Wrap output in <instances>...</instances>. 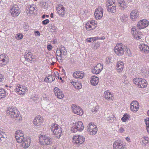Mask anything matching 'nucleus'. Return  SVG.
I'll list each match as a JSON object with an SVG mask.
<instances>
[{
  "label": "nucleus",
  "instance_id": "obj_14",
  "mask_svg": "<svg viewBox=\"0 0 149 149\" xmlns=\"http://www.w3.org/2000/svg\"><path fill=\"white\" fill-rule=\"evenodd\" d=\"M131 33L133 37L135 39L139 40H142L143 37L142 33L137 30L135 26H133L131 28Z\"/></svg>",
  "mask_w": 149,
  "mask_h": 149
},
{
  "label": "nucleus",
  "instance_id": "obj_61",
  "mask_svg": "<svg viewBox=\"0 0 149 149\" xmlns=\"http://www.w3.org/2000/svg\"><path fill=\"white\" fill-rule=\"evenodd\" d=\"M2 131L1 129H0V138H1L3 137V136L1 134Z\"/></svg>",
  "mask_w": 149,
  "mask_h": 149
},
{
  "label": "nucleus",
  "instance_id": "obj_41",
  "mask_svg": "<svg viewBox=\"0 0 149 149\" xmlns=\"http://www.w3.org/2000/svg\"><path fill=\"white\" fill-rule=\"evenodd\" d=\"M141 141L143 145H146L149 143V138L148 137L144 136L142 138Z\"/></svg>",
  "mask_w": 149,
  "mask_h": 149
},
{
  "label": "nucleus",
  "instance_id": "obj_4",
  "mask_svg": "<svg viewBox=\"0 0 149 149\" xmlns=\"http://www.w3.org/2000/svg\"><path fill=\"white\" fill-rule=\"evenodd\" d=\"M84 25L86 30L90 31L95 29L97 26V23L95 20H89L84 23Z\"/></svg>",
  "mask_w": 149,
  "mask_h": 149
},
{
  "label": "nucleus",
  "instance_id": "obj_64",
  "mask_svg": "<svg viewBox=\"0 0 149 149\" xmlns=\"http://www.w3.org/2000/svg\"><path fill=\"white\" fill-rule=\"evenodd\" d=\"M147 11L148 12H149V4H147Z\"/></svg>",
  "mask_w": 149,
  "mask_h": 149
},
{
  "label": "nucleus",
  "instance_id": "obj_42",
  "mask_svg": "<svg viewBox=\"0 0 149 149\" xmlns=\"http://www.w3.org/2000/svg\"><path fill=\"white\" fill-rule=\"evenodd\" d=\"M129 115L127 113H125L123 115L121 120L123 122H126L129 120Z\"/></svg>",
  "mask_w": 149,
  "mask_h": 149
},
{
  "label": "nucleus",
  "instance_id": "obj_11",
  "mask_svg": "<svg viewBox=\"0 0 149 149\" xmlns=\"http://www.w3.org/2000/svg\"><path fill=\"white\" fill-rule=\"evenodd\" d=\"M40 143L42 145H50L52 143V139L45 135H40L39 137Z\"/></svg>",
  "mask_w": 149,
  "mask_h": 149
},
{
  "label": "nucleus",
  "instance_id": "obj_15",
  "mask_svg": "<svg viewBox=\"0 0 149 149\" xmlns=\"http://www.w3.org/2000/svg\"><path fill=\"white\" fill-rule=\"evenodd\" d=\"M9 12L12 16L16 17L19 15L20 10L17 5H13L10 7Z\"/></svg>",
  "mask_w": 149,
  "mask_h": 149
},
{
  "label": "nucleus",
  "instance_id": "obj_26",
  "mask_svg": "<svg viewBox=\"0 0 149 149\" xmlns=\"http://www.w3.org/2000/svg\"><path fill=\"white\" fill-rule=\"evenodd\" d=\"M56 10L59 15L61 17L65 16V8L63 6L61 5H59L56 7Z\"/></svg>",
  "mask_w": 149,
  "mask_h": 149
},
{
  "label": "nucleus",
  "instance_id": "obj_45",
  "mask_svg": "<svg viewBox=\"0 0 149 149\" xmlns=\"http://www.w3.org/2000/svg\"><path fill=\"white\" fill-rule=\"evenodd\" d=\"M15 38L17 40H20L23 39V35L22 33H18L15 34Z\"/></svg>",
  "mask_w": 149,
  "mask_h": 149
},
{
  "label": "nucleus",
  "instance_id": "obj_39",
  "mask_svg": "<svg viewBox=\"0 0 149 149\" xmlns=\"http://www.w3.org/2000/svg\"><path fill=\"white\" fill-rule=\"evenodd\" d=\"M99 39L100 38L98 37L88 38L86 39V41L90 43L92 42Z\"/></svg>",
  "mask_w": 149,
  "mask_h": 149
},
{
  "label": "nucleus",
  "instance_id": "obj_25",
  "mask_svg": "<svg viewBox=\"0 0 149 149\" xmlns=\"http://www.w3.org/2000/svg\"><path fill=\"white\" fill-rule=\"evenodd\" d=\"M140 51L145 54H148L149 52V46L146 44L140 43L139 46Z\"/></svg>",
  "mask_w": 149,
  "mask_h": 149
},
{
  "label": "nucleus",
  "instance_id": "obj_10",
  "mask_svg": "<svg viewBox=\"0 0 149 149\" xmlns=\"http://www.w3.org/2000/svg\"><path fill=\"white\" fill-rule=\"evenodd\" d=\"M115 0H107L106 2L107 10L111 13L116 12V6L115 4Z\"/></svg>",
  "mask_w": 149,
  "mask_h": 149
},
{
  "label": "nucleus",
  "instance_id": "obj_23",
  "mask_svg": "<svg viewBox=\"0 0 149 149\" xmlns=\"http://www.w3.org/2000/svg\"><path fill=\"white\" fill-rule=\"evenodd\" d=\"M139 108V105L138 102L136 101L132 102L130 104V109L134 113L137 112Z\"/></svg>",
  "mask_w": 149,
  "mask_h": 149
},
{
  "label": "nucleus",
  "instance_id": "obj_58",
  "mask_svg": "<svg viewBox=\"0 0 149 149\" xmlns=\"http://www.w3.org/2000/svg\"><path fill=\"white\" fill-rule=\"evenodd\" d=\"M125 139L128 143H129L131 142V139L129 137H126L125 138Z\"/></svg>",
  "mask_w": 149,
  "mask_h": 149
},
{
  "label": "nucleus",
  "instance_id": "obj_60",
  "mask_svg": "<svg viewBox=\"0 0 149 149\" xmlns=\"http://www.w3.org/2000/svg\"><path fill=\"white\" fill-rule=\"evenodd\" d=\"M43 97L44 99H47V96L45 94H43Z\"/></svg>",
  "mask_w": 149,
  "mask_h": 149
},
{
  "label": "nucleus",
  "instance_id": "obj_13",
  "mask_svg": "<svg viewBox=\"0 0 149 149\" xmlns=\"http://www.w3.org/2000/svg\"><path fill=\"white\" fill-rule=\"evenodd\" d=\"M37 8L36 6L34 5H29L26 7V14L29 17L33 16L37 13Z\"/></svg>",
  "mask_w": 149,
  "mask_h": 149
},
{
  "label": "nucleus",
  "instance_id": "obj_57",
  "mask_svg": "<svg viewBox=\"0 0 149 149\" xmlns=\"http://www.w3.org/2000/svg\"><path fill=\"white\" fill-rule=\"evenodd\" d=\"M49 76H48L47 77L45 78V81L46 82H49V80L50 79Z\"/></svg>",
  "mask_w": 149,
  "mask_h": 149
},
{
  "label": "nucleus",
  "instance_id": "obj_6",
  "mask_svg": "<svg viewBox=\"0 0 149 149\" xmlns=\"http://www.w3.org/2000/svg\"><path fill=\"white\" fill-rule=\"evenodd\" d=\"M114 53L118 56H121L123 55L125 52V47L122 44H117L113 48Z\"/></svg>",
  "mask_w": 149,
  "mask_h": 149
},
{
  "label": "nucleus",
  "instance_id": "obj_12",
  "mask_svg": "<svg viewBox=\"0 0 149 149\" xmlns=\"http://www.w3.org/2000/svg\"><path fill=\"white\" fill-rule=\"evenodd\" d=\"M15 91L18 95L21 96H23L27 91L28 89L25 86L18 84L16 86Z\"/></svg>",
  "mask_w": 149,
  "mask_h": 149
},
{
  "label": "nucleus",
  "instance_id": "obj_22",
  "mask_svg": "<svg viewBox=\"0 0 149 149\" xmlns=\"http://www.w3.org/2000/svg\"><path fill=\"white\" fill-rule=\"evenodd\" d=\"M125 68V65L123 62L121 60L117 61L116 63L115 68L118 73H121Z\"/></svg>",
  "mask_w": 149,
  "mask_h": 149
},
{
  "label": "nucleus",
  "instance_id": "obj_3",
  "mask_svg": "<svg viewBox=\"0 0 149 149\" xmlns=\"http://www.w3.org/2000/svg\"><path fill=\"white\" fill-rule=\"evenodd\" d=\"M133 82L134 84L139 88H146L148 85V83L146 80L141 78H135L133 79Z\"/></svg>",
  "mask_w": 149,
  "mask_h": 149
},
{
  "label": "nucleus",
  "instance_id": "obj_43",
  "mask_svg": "<svg viewBox=\"0 0 149 149\" xmlns=\"http://www.w3.org/2000/svg\"><path fill=\"white\" fill-rule=\"evenodd\" d=\"M142 73L146 76H147L149 74V71L146 68L143 67L141 69Z\"/></svg>",
  "mask_w": 149,
  "mask_h": 149
},
{
  "label": "nucleus",
  "instance_id": "obj_35",
  "mask_svg": "<svg viewBox=\"0 0 149 149\" xmlns=\"http://www.w3.org/2000/svg\"><path fill=\"white\" fill-rule=\"evenodd\" d=\"M105 118L108 121L110 122H112L116 120L115 116L111 113H106L105 114Z\"/></svg>",
  "mask_w": 149,
  "mask_h": 149
},
{
  "label": "nucleus",
  "instance_id": "obj_20",
  "mask_svg": "<svg viewBox=\"0 0 149 149\" xmlns=\"http://www.w3.org/2000/svg\"><path fill=\"white\" fill-rule=\"evenodd\" d=\"M15 138L17 142L21 143L25 138L24 132L22 130L17 131L15 133Z\"/></svg>",
  "mask_w": 149,
  "mask_h": 149
},
{
  "label": "nucleus",
  "instance_id": "obj_53",
  "mask_svg": "<svg viewBox=\"0 0 149 149\" xmlns=\"http://www.w3.org/2000/svg\"><path fill=\"white\" fill-rule=\"evenodd\" d=\"M49 20L48 19H46L44 20L42 22V23L44 25H46L47 24L49 23Z\"/></svg>",
  "mask_w": 149,
  "mask_h": 149
},
{
  "label": "nucleus",
  "instance_id": "obj_24",
  "mask_svg": "<svg viewBox=\"0 0 149 149\" xmlns=\"http://www.w3.org/2000/svg\"><path fill=\"white\" fill-rule=\"evenodd\" d=\"M8 62V56L4 54L0 55V66L4 67L6 65Z\"/></svg>",
  "mask_w": 149,
  "mask_h": 149
},
{
  "label": "nucleus",
  "instance_id": "obj_52",
  "mask_svg": "<svg viewBox=\"0 0 149 149\" xmlns=\"http://www.w3.org/2000/svg\"><path fill=\"white\" fill-rule=\"evenodd\" d=\"M99 109V107L98 106H97L93 108L92 109V112H97L98 111Z\"/></svg>",
  "mask_w": 149,
  "mask_h": 149
},
{
  "label": "nucleus",
  "instance_id": "obj_27",
  "mask_svg": "<svg viewBox=\"0 0 149 149\" xmlns=\"http://www.w3.org/2000/svg\"><path fill=\"white\" fill-rule=\"evenodd\" d=\"M130 18L133 21H135L139 17V14L138 10H134L130 13Z\"/></svg>",
  "mask_w": 149,
  "mask_h": 149
},
{
  "label": "nucleus",
  "instance_id": "obj_8",
  "mask_svg": "<svg viewBox=\"0 0 149 149\" xmlns=\"http://www.w3.org/2000/svg\"><path fill=\"white\" fill-rule=\"evenodd\" d=\"M87 128L88 133L90 136L95 135L98 131V128L97 126L93 123L90 122L89 123Z\"/></svg>",
  "mask_w": 149,
  "mask_h": 149
},
{
  "label": "nucleus",
  "instance_id": "obj_47",
  "mask_svg": "<svg viewBox=\"0 0 149 149\" xmlns=\"http://www.w3.org/2000/svg\"><path fill=\"white\" fill-rule=\"evenodd\" d=\"M100 43L99 42H97L94 43L93 47L95 49H97L100 46Z\"/></svg>",
  "mask_w": 149,
  "mask_h": 149
},
{
  "label": "nucleus",
  "instance_id": "obj_16",
  "mask_svg": "<svg viewBox=\"0 0 149 149\" xmlns=\"http://www.w3.org/2000/svg\"><path fill=\"white\" fill-rule=\"evenodd\" d=\"M104 13V9L101 6H99L95 9L94 15L96 20L101 19L103 17Z\"/></svg>",
  "mask_w": 149,
  "mask_h": 149
},
{
  "label": "nucleus",
  "instance_id": "obj_17",
  "mask_svg": "<svg viewBox=\"0 0 149 149\" xmlns=\"http://www.w3.org/2000/svg\"><path fill=\"white\" fill-rule=\"evenodd\" d=\"M149 25V22L146 19H143L139 21L136 24L137 28L139 29L146 28Z\"/></svg>",
  "mask_w": 149,
  "mask_h": 149
},
{
  "label": "nucleus",
  "instance_id": "obj_34",
  "mask_svg": "<svg viewBox=\"0 0 149 149\" xmlns=\"http://www.w3.org/2000/svg\"><path fill=\"white\" fill-rule=\"evenodd\" d=\"M104 96L106 99L108 100H113L114 99L113 95L108 90L105 91L104 92Z\"/></svg>",
  "mask_w": 149,
  "mask_h": 149
},
{
  "label": "nucleus",
  "instance_id": "obj_49",
  "mask_svg": "<svg viewBox=\"0 0 149 149\" xmlns=\"http://www.w3.org/2000/svg\"><path fill=\"white\" fill-rule=\"evenodd\" d=\"M125 50L126 51V54L127 55L129 56L130 55L132 54L130 50V49L127 47H125Z\"/></svg>",
  "mask_w": 149,
  "mask_h": 149
},
{
  "label": "nucleus",
  "instance_id": "obj_28",
  "mask_svg": "<svg viewBox=\"0 0 149 149\" xmlns=\"http://www.w3.org/2000/svg\"><path fill=\"white\" fill-rule=\"evenodd\" d=\"M55 95L59 99H61L64 97V95L63 92L57 87H55L54 90Z\"/></svg>",
  "mask_w": 149,
  "mask_h": 149
},
{
  "label": "nucleus",
  "instance_id": "obj_54",
  "mask_svg": "<svg viewBox=\"0 0 149 149\" xmlns=\"http://www.w3.org/2000/svg\"><path fill=\"white\" fill-rule=\"evenodd\" d=\"M144 122L146 126H149V118H145Z\"/></svg>",
  "mask_w": 149,
  "mask_h": 149
},
{
  "label": "nucleus",
  "instance_id": "obj_19",
  "mask_svg": "<svg viewBox=\"0 0 149 149\" xmlns=\"http://www.w3.org/2000/svg\"><path fill=\"white\" fill-rule=\"evenodd\" d=\"M71 109L73 113L80 116L82 115L84 113V111L82 109L78 106L72 104Z\"/></svg>",
  "mask_w": 149,
  "mask_h": 149
},
{
  "label": "nucleus",
  "instance_id": "obj_62",
  "mask_svg": "<svg viewBox=\"0 0 149 149\" xmlns=\"http://www.w3.org/2000/svg\"><path fill=\"white\" fill-rule=\"evenodd\" d=\"M58 78L61 81L63 82V80L62 79V78L61 77H60L59 76H58Z\"/></svg>",
  "mask_w": 149,
  "mask_h": 149
},
{
  "label": "nucleus",
  "instance_id": "obj_51",
  "mask_svg": "<svg viewBox=\"0 0 149 149\" xmlns=\"http://www.w3.org/2000/svg\"><path fill=\"white\" fill-rule=\"evenodd\" d=\"M5 79L4 75L0 74V83L3 82Z\"/></svg>",
  "mask_w": 149,
  "mask_h": 149
},
{
  "label": "nucleus",
  "instance_id": "obj_29",
  "mask_svg": "<svg viewBox=\"0 0 149 149\" xmlns=\"http://www.w3.org/2000/svg\"><path fill=\"white\" fill-rule=\"evenodd\" d=\"M31 140L28 137H25L22 142L21 143V146L23 148H27L30 145Z\"/></svg>",
  "mask_w": 149,
  "mask_h": 149
},
{
  "label": "nucleus",
  "instance_id": "obj_36",
  "mask_svg": "<svg viewBox=\"0 0 149 149\" xmlns=\"http://www.w3.org/2000/svg\"><path fill=\"white\" fill-rule=\"evenodd\" d=\"M118 6L120 9L123 10L127 7V4L126 2L123 0H120L118 1Z\"/></svg>",
  "mask_w": 149,
  "mask_h": 149
},
{
  "label": "nucleus",
  "instance_id": "obj_46",
  "mask_svg": "<svg viewBox=\"0 0 149 149\" xmlns=\"http://www.w3.org/2000/svg\"><path fill=\"white\" fill-rule=\"evenodd\" d=\"M122 82L124 84H127L128 83V79L127 76L125 74L122 77Z\"/></svg>",
  "mask_w": 149,
  "mask_h": 149
},
{
  "label": "nucleus",
  "instance_id": "obj_56",
  "mask_svg": "<svg viewBox=\"0 0 149 149\" xmlns=\"http://www.w3.org/2000/svg\"><path fill=\"white\" fill-rule=\"evenodd\" d=\"M53 47L51 45H48L47 46V49L49 51L51 50L52 49Z\"/></svg>",
  "mask_w": 149,
  "mask_h": 149
},
{
  "label": "nucleus",
  "instance_id": "obj_59",
  "mask_svg": "<svg viewBox=\"0 0 149 149\" xmlns=\"http://www.w3.org/2000/svg\"><path fill=\"white\" fill-rule=\"evenodd\" d=\"M49 78H50L49 80V82H52L55 79L54 78V79H53V78H52V77H51V76H49Z\"/></svg>",
  "mask_w": 149,
  "mask_h": 149
},
{
  "label": "nucleus",
  "instance_id": "obj_21",
  "mask_svg": "<svg viewBox=\"0 0 149 149\" xmlns=\"http://www.w3.org/2000/svg\"><path fill=\"white\" fill-rule=\"evenodd\" d=\"M113 149H125L123 142L120 139L115 141L113 144Z\"/></svg>",
  "mask_w": 149,
  "mask_h": 149
},
{
  "label": "nucleus",
  "instance_id": "obj_30",
  "mask_svg": "<svg viewBox=\"0 0 149 149\" xmlns=\"http://www.w3.org/2000/svg\"><path fill=\"white\" fill-rule=\"evenodd\" d=\"M24 58L26 60L29 62H33L35 60V58L34 56H33L32 54L30 52L25 53Z\"/></svg>",
  "mask_w": 149,
  "mask_h": 149
},
{
  "label": "nucleus",
  "instance_id": "obj_48",
  "mask_svg": "<svg viewBox=\"0 0 149 149\" xmlns=\"http://www.w3.org/2000/svg\"><path fill=\"white\" fill-rule=\"evenodd\" d=\"M112 57H108L106 58V62L107 64H109L111 63Z\"/></svg>",
  "mask_w": 149,
  "mask_h": 149
},
{
  "label": "nucleus",
  "instance_id": "obj_37",
  "mask_svg": "<svg viewBox=\"0 0 149 149\" xmlns=\"http://www.w3.org/2000/svg\"><path fill=\"white\" fill-rule=\"evenodd\" d=\"M46 110L50 113H54L56 111L54 105L52 104L48 105L47 109Z\"/></svg>",
  "mask_w": 149,
  "mask_h": 149
},
{
  "label": "nucleus",
  "instance_id": "obj_33",
  "mask_svg": "<svg viewBox=\"0 0 149 149\" xmlns=\"http://www.w3.org/2000/svg\"><path fill=\"white\" fill-rule=\"evenodd\" d=\"M66 53V51L64 47L58 48L56 50V56L62 57L65 55Z\"/></svg>",
  "mask_w": 149,
  "mask_h": 149
},
{
  "label": "nucleus",
  "instance_id": "obj_1",
  "mask_svg": "<svg viewBox=\"0 0 149 149\" xmlns=\"http://www.w3.org/2000/svg\"><path fill=\"white\" fill-rule=\"evenodd\" d=\"M84 129L83 123L81 121H78L72 123L70 126L71 131L74 133L77 132H80Z\"/></svg>",
  "mask_w": 149,
  "mask_h": 149
},
{
  "label": "nucleus",
  "instance_id": "obj_38",
  "mask_svg": "<svg viewBox=\"0 0 149 149\" xmlns=\"http://www.w3.org/2000/svg\"><path fill=\"white\" fill-rule=\"evenodd\" d=\"M71 83L77 89H79L82 87L81 83L79 82L78 81L76 82L72 81L71 82Z\"/></svg>",
  "mask_w": 149,
  "mask_h": 149
},
{
  "label": "nucleus",
  "instance_id": "obj_44",
  "mask_svg": "<svg viewBox=\"0 0 149 149\" xmlns=\"http://www.w3.org/2000/svg\"><path fill=\"white\" fill-rule=\"evenodd\" d=\"M128 19V16L127 14H123L120 17V20L122 22H126Z\"/></svg>",
  "mask_w": 149,
  "mask_h": 149
},
{
  "label": "nucleus",
  "instance_id": "obj_63",
  "mask_svg": "<svg viewBox=\"0 0 149 149\" xmlns=\"http://www.w3.org/2000/svg\"><path fill=\"white\" fill-rule=\"evenodd\" d=\"M146 129L148 132L149 133V126H146Z\"/></svg>",
  "mask_w": 149,
  "mask_h": 149
},
{
  "label": "nucleus",
  "instance_id": "obj_9",
  "mask_svg": "<svg viewBox=\"0 0 149 149\" xmlns=\"http://www.w3.org/2000/svg\"><path fill=\"white\" fill-rule=\"evenodd\" d=\"M33 122V125L36 128H41L43 127L44 119L41 116L38 115L35 117Z\"/></svg>",
  "mask_w": 149,
  "mask_h": 149
},
{
  "label": "nucleus",
  "instance_id": "obj_2",
  "mask_svg": "<svg viewBox=\"0 0 149 149\" xmlns=\"http://www.w3.org/2000/svg\"><path fill=\"white\" fill-rule=\"evenodd\" d=\"M6 113L11 118L15 119L21 116L19 111L16 108L13 107L7 108L6 109Z\"/></svg>",
  "mask_w": 149,
  "mask_h": 149
},
{
  "label": "nucleus",
  "instance_id": "obj_18",
  "mask_svg": "<svg viewBox=\"0 0 149 149\" xmlns=\"http://www.w3.org/2000/svg\"><path fill=\"white\" fill-rule=\"evenodd\" d=\"M103 68L102 64L98 63L91 68V72L94 74L97 75L101 72Z\"/></svg>",
  "mask_w": 149,
  "mask_h": 149
},
{
  "label": "nucleus",
  "instance_id": "obj_50",
  "mask_svg": "<svg viewBox=\"0 0 149 149\" xmlns=\"http://www.w3.org/2000/svg\"><path fill=\"white\" fill-rule=\"evenodd\" d=\"M125 132V129L123 127H121L118 129V132L121 133H124Z\"/></svg>",
  "mask_w": 149,
  "mask_h": 149
},
{
  "label": "nucleus",
  "instance_id": "obj_40",
  "mask_svg": "<svg viewBox=\"0 0 149 149\" xmlns=\"http://www.w3.org/2000/svg\"><path fill=\"white\" fill-rule=\"evenodd\" d=\"M6 95L5 90L3 88L0 89V100L5 98Z\"/></svg>",
  "mask_w": 149,
  "mask_h": 149
},
{
  "label": "nucleus",
  "instance_id": "obj_32",
  "mask_svg": "<svg viewBox=\"0 0 149 149\" xmlns=\"http://www.w3.org/2000/svg\"><path fill=\"white\" fill-rule=\"evenodd\" d=\"M85 74L83 71H77L73 74V76L76 79H82L85 77Z\"/></svg>",
  "mask_w": 149,
  "mask_h": 149
},
{
  "label": "nucleus",
  "instance_id": "obj_5",
  "mask_svg": "<svg viewBox=\"0 0 149 149\" xmlns=\"http://www.w3.org/2000/svg\"><path fill=\"white\" fill-rule=\"evenodd\" d=\"M52 132L56 137L58 138H60L61 136L62 129L57 124H53L50 127Z\"/></svg>",
  "mask_w": 149,
  "mask_h": 149
},
{
  "label": "nucleus",
  "instance_id": "obj_7",
  "mask_svg": "<svg viewBox=\"0 0 149 149\" xmlns=\"http://www.w3.org/2000/svg\"><path fill=\"white\" fill-rule=\"evenodd\" d=\"M85 137L81 135L75 134L72 138V142L74 145L80 146L83 144L85 141Z\"/></svg>",
  "mask_w": 149,
  "mask_h": 149
},
{
  "label": "nucleus",
  "instance_id": "obj_55",
  "mask_svg": "<svg viewBox=\"0 0 149 149\" xmlns=\"http://www.w3.org/2000/svg\"><path fill=\"white\" fill-rule=\"evenodd\" d=\"M34 33L36 36L39 37L40 36V33L38 31H34Z\"/></svg>",
  "mask_w": 149,
  "mask_h": 149
},
{
  "label": "nucleus",
  "instance_id": "obj_31",
  "mask_svg": "<svg viewBox=\"0 0 149 149\" xmlns=\"http://www.w3.org/2000/svg\"><path fill=\"white\" fill-rule=\"evenodd\" d=\"M99 78L96 76L94 75L91 77L90 80V84L93 86H96L98 84Z\"/></svg>",
  "mask_w": 149,
  "mask_h": 149
}]
</instances>
